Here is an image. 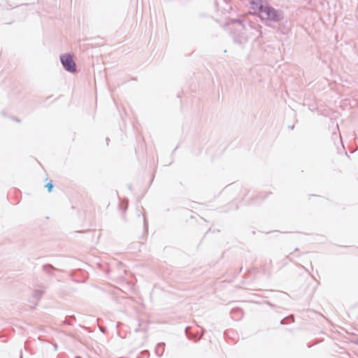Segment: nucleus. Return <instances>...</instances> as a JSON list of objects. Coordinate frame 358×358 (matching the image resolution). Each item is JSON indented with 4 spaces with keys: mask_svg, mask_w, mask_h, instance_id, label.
<instances>
[{
    "mask_svg": "<svg viewBox=\"0 0 358 358\" xmlns=\"http://www.w3.org/2000/svg\"><path fill=\"white\" fill-rule=\"evenodd\" d=\"M165 350V343H159L155 348V354L157 357H160L163 355Z\"/></svg>",
    "mask_w": 358,
    "mask_h": 358,
    "instance_id": "7",
    "label": "nucleus"
},
{
    "mask_svg": "<svg viewBox=\"0 0 358 358\" xmlns=\"http://www.w3.org/2000/svg\"><path fill=\"white\" fill-rule=\"evenodd\" d=\"M53 187H54V185H53V184H52V180H50V182H48V183L46 184V185H45V187L48 189V191L49 192H50L52 190Z\"/></svg>",
    "mask_w": 358,
    "mask_h": 358,
    "instance_id": "11",
    "label": "nucleus"
},
{
    "mask_svg": "<svg viewBox=\"0 0 358 358\" xmlns=\"http://www.w3.org/2000/svg\"><path fill=\"white\" fill-rule=\"evenodd\" d=\"M108 141H109V138H106V142L108 143Z\"/></svg>",
    "mask_w": 358,
    "mask_h": 358,
    "instance_id": "22",
    "label": "nucleus"
},
{
    "mask_svg": "<svg viewBox=\"0 0 358 358\" xmlns=\"http://www.w3.org/2000/svg\"><path fill=\"white\" fill-rule=\"evenodd\" d=\"M231 318L236 321H239L243 316V311L240 308H234L230 312Z\"/></svg>",
    "mask_w": 358,
    "mask_h": 358,
    "instance_id": "6",
    "label": "nucleus"
},
{
    "mask_svg": "<svg viewBox=\"0 0 358 358\" xmlns=\"http://www.w3.org/2000/svg\"><path fill=\"white\" fill-rule=\"evenodd\" d=\"M65 324H67L69 325H73V323L71 321H69L67 320H65L64 322Z\"/></svg>",
    "mask_w": 358,
    "mask_h": 358,
    "instance_id": "17",
    "label": "nucleus"
},
{
    "mask_svg": "<svg viewBox=\"0 0 358 358\" xmlns=\"http://www.w3.org/2000/svg\"><path fill=\"white\" fill-rule=\"evenodd\" d=\"M333 138H339L340 142L342 143V139L340 134H337L336 132H334L332 134Z\"/></svg>",
    "mask_w": 358,
    "mask_h": 358,
    "instance_id": "12",
    "label": "nucleus"
},
{
    "mask_svg": "<svg viewBox=\"0 0 358 358\" xmlns=\"http://www.w3.org/2000/svg\"><path fill=\"white\" fill-rule=\"evenodd\" d=\"M100 329H101V331L102 332H103V333L105 332V329H104L103 328H101Z\"/></svg>",
    "mask_w": 358,
    "mask_h": 358,
    "instance_id": "20",
    "label": "nucleus"
},
{
    "mask_svg": "<svg viewBox=\"0 0 358 358\" xmlns=\"http://www.w3.org/2000/svg\"><path fill=\"white\" fill-rule=\"evenodd\" d=\"M252 8H257L259 11V17L262 20H267L278 22L283 19V13L281 10H277L261 0L252 2Z\"/></svg>",
    "mask_w": 358,
    "mask_h": 358,
    "instance_id": "1",
    "label": "nucleus"
},
{
    "mask_svg": "<svg viewBox=\"0 0 358 358\" xmlns=\"http://www.w3.org/2000/svg\"><path fill=\"white\" fill-rule=\"evenodd\" d=\"M45 287L42 285H36L34 287V289L32 293V297L36 300V302L41 299L43 293L45 292Z\"/></svg>",
    "mask_w": 358,
    "mask_h": 358,
    "instance_id": "5",
    "label": "nucleus"
},
{
    "mask_svg": "<svg viewBox=\"0 0 358 358\" xmlns=\"http://www.w3.org/2000/svg\"><path fill=\"white\" fill-rule=\"evenodd\" d=\"M143 226L145 231H148V222L145 217H143Z\"/></svg>",
    "mask_w": 358,
    "mask_h": 358,
    "instance_id": "14",
    "label": "nucleus"
},
{
    "mask_svg": "<svg viewBox=\"0 0 358 358\" xmlns=\"http://www.w3.org/2000/svg\"><path fill=\"white\" fill-rule=\"evenodd\" d=\"M54 348H55V350H57V345L56 344L54 345Z\"/></svg>",
    "mask_w": 358,
    "mask_h": 358,
    "instance_id": "18",
    "label": "nucleus"
},
{
    "mask_svg": "<svg viewBox=\"0 0 358 358\" xmlns=\"http://www.w3.org/2000/svg\"><path fill=\"white\" fill-rule=\"evenodd\" d=\"M248 29L249 39L257 40L262 36L261 26L252 24L248 22L247 24Z\"/></svg>",
    "mask_w": 358,
    "mask_h": 358,
    "instance_id": "4",
    "label": "nucleus"
},
{
    "mask_svg": "<svg viewBox=\"0 0 358 358\" xmlns=\"http://www.w3.org/2000/svg\"><path fill=\"white\" fill-rule=\"evenodd\" d=\"M231 34L234 41L238 44L245 43L249 40L248 29L240 19L232 20Z\"/></svg>",
    "mask_w": 358,
    "mask_h": 358,
    "instance_id": "2",
    "label": "nucleus"
},
{
    "mask_svg": "<svg viewBox=\"0 0 358 358\" xmlns=\"http://www.w3.org/2000/svg\"><path fill=\"white\" fill-rule=\"evenodd\" d=\"M203 334H204V329H202L201 335L196 339V341H197L200 340L202 338V336H203Z\"/></svg>",
    "mask_w": 358,
    "mask_h": 358,
    "instance_id": "16",
    "label": "nucleus"
},
{
    "mask_svg": "<svg viewBox=\"0 0 358 358\" xmlns=\"http://www.w3.org/2000/svg\"><path fill=\"white\" fill-rule=\"evenodd\" d=\"M185 334H186V336H187V338L189 339H194V338H196V334H198V332H196V334H191L189 332V327H187L185 328Z\"/></svg>",
    "mask_w": 358,
    "mask_h": 358,
    "instance_id": "9",
    "label": "nucleus"
},
{
    "mask_svg": "<svg viewBox=\"0 0 358 358\" xmlns=\"http://www.w3.org/2000/svg\"><path fill=\"white\" fill-rule=\"evenodd\" d=\"M294 321V317L292 315H290L287 317H285L284 319H282L281 321H280V324H288L289 322H293Z\"/></svg>",
    "mask_w": 358,
    "mask_h": 358,
    "instance_id": "10",
    "label": "nucleus"
},
{
    "mask_svg": "<svg viewBox=\"0 0 358 358\" xmlns=\"http://www.w3.org/2000/svg\"><path fill=\"white\" fill-rule=\"evenodd\" d=\"M20 358H23V357H22V350L20 351Z\"/></svg>",
    "mask_w": 358,
    "mask_h": 358,
    "instance_id": "19",
    "label": "nucleus"
},
{
    "mask_svg": "<svg viewBox=\"0 0 358 358\" xmlns=\"http://www.w3.org/2000/svg\"><path fill=\"white\" fill-rule=\"evenodd\" d=\"M76 358H80V357H76Z\"/></svg>",
    "mask_w": 358,
    "mask_h": 358,
    "instance_id": "25",
    "label": "nucleus"
},
{
    "mask_svg": "<svg viewBox=\"0 0 358 358\" xmlns=\"http://www.w3.org/2000/svg\"><path fill=\"white\" fill-rule=\"evenodd\" d=\"M127 208V206H125L123 210H125Z\"/></svg>",
    "mask_w": 358,
    "mask_h": 358,
    "instance_id": "21",
    "label": "nucleus"
},
{
    "mask_svg": "<svg viewBox=\"0 0 358 358\" xmlns=\"http://www.w3.org/2000/svg\"><path fill=\"white\" fill-rule=\"evenodd\" d=\"M259 196L261 197V199H264L267 197L268 194L261 192L259 193Z\"/></svg>",
    "mask_w": 358,
    "mask_h": 358,
    "instance_id": "15",
    "label": "nucleus"
},
{
    "mask_svg": "<svg viewBox=\"0 0 358 358\" xmlns=\"http://www.w3.org/2000/svg\"><path fill=\"white\" fill-rule=\"evenodd\" d=\"M43 270L45 273H48V274L52 275H53L52 271L56 270V268L53 266H52L51 264H45L43 266Z\"/></svg>",
    "mask_w": 358,
    "mask_h": 358,
    "instance_id": "8",
    "label": "nucleus"
},
{
    "mask_svg": "<svg viewBox=\"0 0 358 358\" xmlns=\"http://www.w3.org/2000/svg\"><path fill=\"white\" fill-rule=\"evenodd\" d=\"M252 1H255V0H251V3H252ZM256 1H258V0H257Z\"/></svg>",
    "mask_w": 358,
    "mask_h": 358,
    "instance_id": "24",
    "label": "nucleus"
},
{
    "mask_svg": "<svg viewBox=\"0 0 358 358\" xmlns=\"http://www.w3.org/2000/svg\"><path fill=\"white\" fill-rule=\"evenodd\" d=\"M138 358H141L140 357H138Z\"/></svg>",
    "mask_w": 358,
    "mask_h": 358,
    "instance_id": "26",
    "label": "nucleus"
},
{
    "mask_svg": "<svg viewBox=\"0 0 358 358\" xmlns=\"http://www.w3.org/2000/svg\"><path fill=\"white\" fill-rule=\"evenodd\" d=\"M149 355H150V352H149V351H148V350H144V351H143V352H141V356H142L143 357H147V358H148V357H149Z\"/></svg>",
    "mask_w": 358,
    "mask_h": 358,
    "instance_id": "13",
    "label": "nucleus"
},
{
    "mask_svg": "<svg viewBox=\"0 0 358 358\" xmlns=\"http://www.w3.org/2000/svg\"><path fill=\"white\" fill-rule=\"evenodd\" d=\"M291 255H292V253H290L289 255H287V257L289 258Z\"/></svg>",
    "mask_w": 358,
    "mask_h": 358,
    "instance_id": "23",
    "label": "nucleus"
},
{
    "mask_svg": "<svg viewBox=\"0 0 358 358\" xmlns=\"http://www.w3.org/2000/svg\"><path fill=\"white\" fill-rule=\"evenodd\" d=\"M60 62L63 68L68 72L74 73L76 71V64L70 54H64L60 56Z\"/></svg>",
    "mask_w": 358,
    "mask_h": 358,
    "instance_id": "3",
    "label": "nucleus"
}]
</instances>
